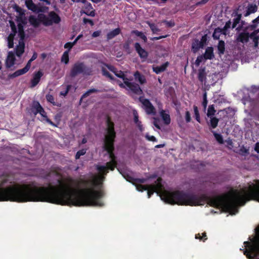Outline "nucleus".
<instances>
[{"label": "nucleus", "instance_id": "1", "mask_svg": "<svg viewBox=\"0 0 259 259\" xmlns=\"http://www.w3.org/2000/svg\"><path fill=\"white\" fill-rule=\"evenodd\" d=\"M58 186L38 187L35 182L0 187V201L47 202L62 205L102 206L103 193L96 190L98 179L80 180L68 177L58 179Z\"/></svg>", "mask_w": 259, "mask_h": 259}, {"label": "nucleus", "instance_id": "2", "mask_svg": "<svg viewBox=\"0 0 259 259\" xmlns=\"http://www.w3.org/2000/svg\"><path fill=\"white\" fill-rule=\"evenodd\" d=\"M250 200L259 202V180H255V183H248V186L241 189L240 192L235 191L213 197L204 194L198 195L181 191V205H203L207 202L211 207H222L232 214H235L238 211V205H243Z\"/></svg>", "mask_w": 259, "mask_h": 259}, {"label": "nucleus", "instance_id": "3", "mask_svg": "<svg viewBox=\"0 0 259 259\" xmlns=\"http://www.w3.org/2000/svg\"><path fill=\"white\" fill-rule=\"evenodd\" d=\"M103 148L108 154L110 160L106 163V166L97 165L96 168L99 172L106 175L108 172V170L111 171L114 170L117 167V157L114 153V142L104 143Z\"/></svg>", "mask_w": 259, "mask_h": 259}, {"label": "nucleus", "instance_id": "4", "mask_svg": "<svg viewBox=\"0 0 259 259\" xmlns=\"http://www.w3.org/2000/svg\"><path fill=\"white\" fill-rule=\"evenodd\" d=\"M92 70L91 68L87 66L82 62H77L72 66L70 72V76L71 77H75L79 74L90 75L92 74Z\"/></svg>", "mask_w": 259, "mask_h": 259}, {"label": "nucleus", "instance_id": "5", "mask_svg": "<svg viewBox=\"0 0 259 259\" xmlns=\"http://www.w3.org/2000/svg\"><path fill=\"white\" fill-rule=\"evenodd\" d=\"M106 135L105 136L104 143L115 142L116 132L114 128V123L111 120L109 116H107L106 120Z\"/></svg>", "mask_w": 259, "mask_h": 259}, {"label": "nucleus", "instance_id": "6", "mask_svg": "<svg viewBox=\"0 0 259 259\" xmlns=\"http://www.w3.org/2000/svg\"><path fill=\"white\" fill-rule=\"evenodd\" d=\"M43 21V25L45 26H50L54 24H58L61 21V17L54 11H51L46 15L42 13L40 17Z\"/></svg>", "mask_w": 259, "mask_h": 259}, {"label": "nucleus", "instance_id": "7", "mask_svg": "<svg viewBox=\"0 0 259 259\" xmlns=\"http://www.w3.org/2000/svg\"><path fill=\"white\" fill-rule=\"evenodd\" d=\"M232 16H234L235 18L233 20V23L232 24V22L231 20L228 21L224 28L222 29L224 31L223 34H226L227 30L229 28L234 29L236 27L237 25L240 22L241 19L242 18V14L238 13V10H235L233 11L232 14Z\"/></svg>", "mask_w": 259, "mask_h": 259}, {"label": "nucleus", "instance_id": "8", "mask_svg": "<svg viewBox=\"0 0 259 259\" xmlns=\"http://www.w3.org/2000/svg\"><path fill=\"white\" fill-rule=\"evenodd\" d=\"M139 101L143 104L146 113L148 115H155L156 110L150 101L144 98L143 97H140L139 99Z\"/></svg>", "mask_w": 259, "mask_h": 259}, {"label": "nucleus", "instance_id": "9", "mask_svg": "<svg viewBox=\"0 0 259 259\" xmlns=\"http://www.w3.org/2000/svg\"><path fill=\"white\" fill-rule=\"evenodd\" d=\"M161 182L162 179L161 178H158L155 181V184L149 185V189L147 190V195L149 198L151 197L154 192H157L162 188L163 186L161 184Z\"/></svg>", "mask_w": 259, "mask_h": 259}, {"label": "nucleus", "instance_id": "10", "mask_svg": "<svg viewBox=\"0 0 259 259\" xmlns=\"http://www.w3.org/2000/svg\"><path fill=\"white\" fill-rule=\"evenodd\" d=\"M32 61H32L31 59H30L27 63L26 66L23 68L19 69V70L16 71L13 73L9 74V75H8L9 78H15L16 77H18L21 75H23V74L26 73V72H27L30 68L31 64Z\"/></svg>", "mask_w": 259, "mask_h": 259}, {"label": "nucleus", "instance_id": "11", "mask_svg": "<svg viewBox=\"0 0 259 259\" xmlns=\"http://www.w3.org/2000/svg\"><path fill=\"white\" fill-rule=\"evenodd\" d=\"M244 244L246 247H248V249H246L244 251V254L249 257L251 255L253 256L256 255V252L259 253V250L255 247V244L253 245H251L248 241H245Z\"/></svg>", "mask_w": 259, "mask_h": 259}, {"label": "nucleus", "instance_id": "12", "mask_svg": "<svg viewBox=\"0 0 259 259\" xmlns=\"http://www.w3.org/2000/svg\"><path fill=\"white\" fill-rule=\"evenodd\" d=\"M104 65L110 71L114 73L117 77L122 79L124 83L125 81L128 80V79L126 77L123 71L117 70L114 66L108 64H104Z\"/></svg>", "mask_w": 259, "mask_h": 259}, {"label": "nucleus", "instance_id": "13", "mask_svg": "<svg viewBox=\"0 0 259 259\" xmlns=\"http://www.w3.org/2000/svg\"><path fill=\"white\" fill-rule=\"evenodd\" d=\"M124 83L134 94L140 95L143 93V91L138 84L130 82L128 80L125 81Z\"/></svg>", "mask_w": 259, "mask_h": 259}, {"label": "nucleus", "instance_id": "14", "mask_svg": "<svg viewBox=\"0 0 259 259\" xmlns=\"http://www.w3.org/2000/svg\"><path fill=\"white\" fill-rule=\"evenodd\" d=\"M25 4L27 8L33 12L39 13L44 12V8L37 6L33 3L32 0H26Z\"/></svg>", "mask_w": 259, "mask_h": 259}, {"label": "nucleus", "instance_id": "15", "mask_svg": "<svg viewBox=\"0 0 259 259\" xmlns=\"http://www.w3.org/2000/svg\"><path fill=\"white\" fill-rule=\"evenodd\" d=\"M43 74V72L41 70L35 72L33 74L32 78L30 81L31 88L35 87L39 83Z\"/></svg>", "mask_w": 259, "mask_h": 259}, {"label": "nucleus", "instance_id": "16", "mask_svg": "<svg viewBox=\"0 0 259 259\" xmlns=\"http://www.w3.org/2000/svg\"><path fill=\"white\" fill-rule=\"evenodd\" d=\"M135 49L141 59H146L148 57V53L143 49L139 42H136L134 45Z\"/></svg>", "mask_w": 259, "mask_h": 259}, {"label": "nucleus", "instance_id": "17", "mask_svg": "<svg viewBox=\"0 0 259 259\" xmlns=\"http://www.w3.org/2000/svg\"><path fill=\"white\" fill-rule=\"evenodd\" d=\"M41 15H42V13H38L37 18L34 16H30L29 17V22L34 27H37L40 23L43 24V21L40 18Z\"/></svg>", "mask_w": 259, "mask_h": 259}, {"label": "nucleus", "instance_id": "18", "mask_svg": "<svg viewBox=\"0 0 259 259\" xmlns=\"http://www.w3.org/2000/svg\"><path fill=\"white\" fill-rule=\"evenodd\" d=\"M202 55L205 60L213 59L214 58L213 48L212 47H208L206 48L204 54Z\"/></svg>", "mask_w": 259, "mask_h": 259}, {"label": "nucleus", "instance_id": "19", "mask_svg": "<svg viewBox=\"0 0 259 259\" xmlns=\"http://www.w3.org/2000/svg\"><path fill=\"white\" fill-rule=\"evenodd\" d=\"M169 63L168 62H166L161 66H153V71L157 74H160L166 70V68L169 66Z\"/></svg>", "mask_w": 259, "mask_h": 259}, {"label": "nucleus", "instance_id": "20", "mask_svg": "<svg viewBox=\"0 0 259 259\" xmlns=\"http://www.w3.org/2000/svg\"><path fill=\"white\" fill-rule=\"evenodd\" d=\"M15 56L13 53L9 52L8 57L6 61V66L8 68H11L13 66L15 61Z\"/></svg>", "mask_w": 259, "mask_h": 259}, {"label": "nucleus", "instance_id": "21", "mask_svg": "<svg viewBox=\"0 0 259 259\" xmlns=\"http://www.w3.org/2000/svg\"><path fill=\"white\" fill-rule=\"evenodd\" d=\"M42 106L38 101H33L31 108V112L34 115H36L41 112Z\"/></svg>", "mask_w": 259, "mask_h": 259}, {"label": "nucleus", "instance_id": "22", "mask_svg": "<svg viewBox=\"0 0 259 259\" xmlns=\"http://www.w3.org/2000/svg\"><path fill=\"white\" fill-rule=\"evenodd\" d=\"M210 119L207 121V123L210 129H214L218 125L219 122V119L214 116L209 117Z\"/></svg>", "mask_w": 259, "mask_h": 259}, {"label": "nucleus", "instance_id": "23", "mask_svg": "<svg viewBox=\"0 0 259 259\" xmlns=\"http://www.w3.org/2000/svg\"><path fill=\"white\" fill-rule=\"evenodd\" d=\"M206 68L205 67H200L198 70V79L201 82L205 81L206 79V73L205 71Z\"/></svg>", "mask_w": 259, "mask_h": 259}, {"label": "nucleus", "instance_id": "24", "mask_svg": "<svg viewBox=\"0 0 259 259\" xmlns=\"http://www.w3.org/2000/svg\"><path fill=\"white\" fill-rule=\"evenodd\" d=\"M237 40L242 43L247 42L249 40L248 32H241L239 34Z\"/></svg>", "mask_w": 259, "mask_h": 259}, {"label": "nucleus", "instance_id": "25", "mask_svg": "<svg viewBox=\"0 0 259 259\" xmlns=\"http://www.w3.org/2000/svg\"><path fill=\"white\" fill-rule=\"evenodd\" d=\"M202 48V46L200 44L198 39H195L192 42L191 50L194 53H197L200 48Z\"/></svg>", "mask_w": 259, "mask_h": 259}, {"label": "nucleus", "instance_id": "26", "mask_svg": "<svg viewBox=\"0 0 259 259\" xmlns=\"http://www.w3.org/2000/svg\"><path fill=\"white\" fill-rule=\"evenodd\" d=\"M121 32V30L119 28H117L114 29V30L110 31L107 34V40H110L118 34H119Z\"/></svg>", "mask_w": 259, "mask_h": 259}, {"label": "nucleus", "instance_id": "27", "mask_svg": "<svg viewBox=\"0 0 259 259\" xmlns=\"http://www.w3.org/2000/svg\"><path fill=\"white\" fill-rule=\"evenodd\" d=\"M135 78L136 80L139 81V82L141 84H143L146 82V79L144 75L141 74V73L137 71L135 72L134 74Z\"/></svg>", "mask_w": 259, "mask_h": 259}, {"label": "nucleus", "instance_id": "28", "mask_svg": "<svg viewBox=\"0 0 259 259\" xmlns=\"http://www.w3.org/2000/svg\"><path fill=\"white\" fill-rule=\"evenodd\" d=\"M40 115L44 118V120L50 125L56 127L57 125L52 121L47 116V112L45 111L44 109L42 108L41 112H39Z\"/></svg>", "mask_w": 259, "mask_h": 259}, {"label": "nucleus", "instance_id": "29", "mask_svg": "<svg viewBox=\"0 0 259 259\" xmlns=\"http://www.w3.org/2000/svg\"><path fill=\"white\" fill-rule=\"evenodd\" d=\"M160 116H161L162 120H163L164 123L166 125H168L170 123L171 119H170V115L166 113L165 111L162 110L160 112Z\"/></svg>", "mask_w": 259, "mask_h": 259}, {"label": "nucleus", "instance_id": "30", "mask_svg": "<svg viewBox=\"0 0 259 259\" xmlns=\"http://www.w3.org/2000/svg\"><path fill=\"white\" fill-rule=\"evenodd\" d=\"M257 10V7L255 5L249 4L248 6L247 10L246 13L244 14L245 17L248 16L251 13L256 12Z\"/></svg>", "mask_w": 259, "mask_h": 259}, {"label": "nucleus", "instance_id": "31", "mask_svg": "<svg viewBox=\"0 0 259 259\" xmlns=\"http://www.w3.org/2000/svg\"><path fill=\"white\" fill-rule=\"evenodd\" d=\"M25 45L23 42L20 44L15 49L16 55L18 57H21L24 52Z\"/></svg>", "mask_w": 259, "mask_h": 259}, {"label": "nucleus", "instance_id": "32", "mask_svg": "<svg viewBox=\"0 0 259 259\" xmlns=\"http://www.w3.org/2000/svg\"><path fill=\"white\" fill-rule=\"evenodd\" d=\"M218 54L220 55H223L225 51V43L224 40H219L217 46Z\"/></svg>", "mask_w": 259, "mask_h": 259}, {"label": "nucleus", "instance_id": "33", "mask_svg": "<svg viewBox=\"0 0 259 259\" xmlns=\"http://www.w3.org/2000/svg\"><path fill=\"white\" fill-rule=\"evenodd\" d=\"M224 31L222 29L218 27L215 28L212 34V37L214 39H219L221 34H223Z\"/></svg>", "mask_w": 259, "mask_h": 259}, {"label": "nucleus", "instance_id": "34", "mask_svg": "<svg viewBox=\"0 0 259 259\" xmlns=\"http://www.w3.org/2000/svg\"><path fill=\"white\" fill-rule=\"evenodd\" d=\"M216 112V110L214 109V105H211L208 106L206 115L208 117L210 116H213Z\"/></svg>", "mask_w": 259, "mask_h": 259}, {"label": "nucleus", "instance_id": "35", "mask_svg": "<svg viewBox=\"0 0 259 259\" xmlns=\"http://www.w3.org/2000/svg\"><path fill=\"white\" fill-rule=\"evenodd\" d=\"M132 33L136 34L137 36L140 37L144 40V42H146L147 41V38L146 36L142 32L136 30H133Z\"/></svg>", "mask_w": 259, "mask_h": 259}, {"label": "nucleus", "instance_id": "36", "mask_svg": "<svg viewBox=\"0 0 259 259\" xmlns=\"http://www.w3.org/2000/svg\"><path fill=\"white\" fill-rule=\"evenodd\" d=\"M120 172V174H121L122 176L126 180V181L133 183V184H135L136 178H133V177H132L131 176L127 174H126L125 172Z\"/></svg>", "mask_w": 259, "mask_h": 259}, {"label": "nucleus", "instance_id": "37", "mask_svg": "<svg viewBox=\"0 0 259 259\" xmlns=\"http://www.w3.org/2000/svg\"><path fill=\"white\" fill-rule=\"evenodd\" d=\"M120 172V174H121L122 176L126 180V181L133 183V184H135L136 178H133V177H132L131 176L127 174H126L125 172Z\"/></svg>", "mask_w": 259, "mask_h": 259}, {"label": "nucleus", "instance_id": "38", "mask_svg": "<svg viewBox=\"0 0 259 259\" xmlns=\"http://www.w3.org/2000/svg\"><path fill=\"white\" fill-rule=\"evenodd\" d=\"M193 109L194 112V117L196 121L199 123H201L200 116L199 112L198 107L196 105L193 106Z\"/></svg>", "mask_w": 259, "mask_h": 259}, {"label": "nucleus", "instance_id": "39", "mask_svg": "<svg viewBox=\"0 0 259 259\" xmlns=\"http://www.w3.org/2000/svg\"><path fill=\"white\" fill-rule=\"evenodd\" d=\"M18 29L19 35L21 39H23L25 37V33L23 29V26L21 23L18 24Z\"/></svg>", "mask_w": 259, "mask_h": 259}, {"label": "nucleus", "instance_id": "40", "mask_svg": "<svg viewBox=\"0 0 259 259\" xmlns=\"http://www.w3.org/2000/svg\"><path fill=\"white\" fill-rule=\"evenodd\" d=\"M98 92H99V91L96 89H91L89 90L81 96L80 101L82 99L88 97L91 94L97 93Z\"/></svg>", "mask_w": 259, "mask_h": 259}, {"label": "nucleus", "instance_id": "41", "mask_svg": "<svg viewBox=\"0 0 259 259\" xmlns=\"http://www.w3.org/2000/svg\"><path fill=\"white\" fill-rule=\"evenodd\" d=\"M212 133H213V135L215 140L217 141V142L221 144H223L224 140H223V136L221 134L217 133L214 132H213Z\"/></svg>", "mask_w": 259, "mask_h": 259}, {"label": "nucleus", "instance_id": "42", "mask_svg": "<svg viewBox=\"0 0 259 259\" xmlns=\"http://www.w3.org/2000/svg\"><path fill=\"white\" fill-rule=\"evenodd\" d=\"M68 53V51L64 52L61 57V61L64 62L65 64H67L69 62V59Z\"/></svg>", "mask_w": 259, "mask_h": 259}, {"label": "nucleus", "instance_id": "43", "mask_svg": "<svg viewBox=\"0 0 259 259\" xmlns=\"http://www.w3.org/2000/svg\"><path fill=\"white\" fill-rule=\"evenodd\" d=\"M147 24H148L149 27L153 33H155L159 31V29L157 27L155 24L150 23L149 22H147Z\"/></svg>", "mask_w": 259, "mask_h": 259}, {"label": "nucleus", "instance_id": "44", "mask_svg": "<svg viewBox=\"0 0 259 259\" xmlns=\"http://www.w3.org/2000/svg\"><path fill=\"white\" fill-rule=\"evenodd\" d=\"M136 189L139 191L143 192L149 189V185H143L142 184L136 185Z\"/></svg>", "mask_w": 259, "mask_h": 259}, {"label": "nucleus", "instance_id": "45", "mask_svg": "<svg viewBox=\"0 0 259 259\" xmlns=\"http://www.w3.org/2000/svg\"><path fill=\"white\" fill-rule=\"evenodd\" d=\"M101 70L104 76H105L111 80L114 79L113 76L106 69V68L102 67Z\"/></svg>", "mask_w": 259, "mask_h": 259}, {"label": "nucleus", "instance_id": "46", "mask_svg": "<svg viewBox=\"0 0 259 259\" xmlns=\"http://www.w3.org/2000/svg\"><path fill=\"white\" fill-rule=\"evenodd\" d=\"M87 152V150L85 149H82L79 151H78L75 156V158L76 159H79L81 156L84 155Z\"/></svg>", "mask_w": 259, "mask_h": 259}, {"label": "nucleus", "instance_id": "47", "mask_svg": "<svg viewBox=\"0 0 259 259\" xmlns=\"http://www.w3.org/2000/svg\"><path fill=\"white\" fill-rule=\"evenodd\" d=\"M203 59H204V58L202 55L198 56L195 62V65L197 67H198L200 63L203 61Z\"/></svg>", "mask_w": 259, "mask_h": 259}, {"label": "nucleus", "instance_id": "48", "mask_svg": "<svg viewBox=\"0 0 259 259\" xmlns=\"http://www.w3.org/2000/svg\"><path fill=\"white\" fill-rule=\"evenodd\" d=\"M207 94L205 92L203 95V102L202 103V105L205 110L207 105Z\"/></svg>", "mask_w": 259, "mask_h": 259}, {"label": "nucleus", "instance_id": "49", "mask_svg": "<svg viewBox=\"0 0 259 259\" xmlns=\"http://www.w3.org/2000/svg\"><path fill=\"white\" fill-rule=\"evenodd\" d=\"M258 32H259V29H257V30H255L252 32H251L250 34H249L248 33L249 38H250L251 39H254V38H256V37H258L257 36V34L258 33Z\"/></svg>", "mask_w": 259, "mask_h": 259}, {"label": "nucleus", "instance_id": "50", "mask_svg": "<svg viewBox=\"0 0 259 259\" xmlns=\"http://www.w3.org/2000/svg\"><path fill=\"white\" fill-rule=\"evenodd\" d=\"M46 99L47 100L50 102L51 103L53 104V105H56L55 103V99L53 95L51 94H48L46 96Z\"/></svg>", "mask_w": 259, "mask_h": 259}, {"label": "nucleus", "instance_id": "51", "mask_svg": "<svg viewBox=\"0 0 259 259\" xmlns=\"http://www.w3.org/2000/svg\"><path fill=\"white\" fill-rule=\"evenodd\" d=\"M147 179L146 178H136L135 184L138 183V184H141L145 183L147 182Z\"/></svg>", "mask_w": 259, "mask_h": 259}, {"label": "nucleus", "instance_id": "52", "mask_svg": "<svg viewBox=\"0 0 259 259\" xmlns=\"http://www.w3.org/2000/svg\"><path fill=\"white\" fill-rule=\"evenodd\" d=\"M163 22L166 24V25L168 27H172L175 25V23L174 21H173V20H170L169 21L165 20V21H164Z\"/></svg>", "mask_w": 259, "mask_h": 259}, {"label": "nucleus", "instance_id": "53", "mask_svg": "<svg viewBox=\"0 0 259 259\" xmlns=\"http://www.w3.org/2000/svg\"><path fill=\"white\" fill-rule=\"evenodd\" d=\"M206 41H207V35L205 34L202 36L201 40L199 41V42L203 47L204 46V45H206Z\"/></svg>", "mask_w": 259, "mask_h": 259}, {"label": "nucleus", "instance_id": "54", "mask_svg": "<svg viewBox=\"0 0 259 259\" xmlns=\"http://www.w3.org/2000/svg\"><path fill=\"white\" fill-rule=\"evenodd\" d=\"M185 120L187 123H189L191 121V114L189 111H187L185 113Z\"/></svg>", "mask_w": 259, "mask_h": 259}, {"label": "nucleus", "instance_id": "55", "mask_svg": "<svg viewBox=\"0 0 259 259\" xmlns=\"http://www.w3.org/2000/svg\"><path fill=\"white\" fill-rule=\"evenodd\" d=\"M133 115H134V121L136 123L140 121L139 120V115L137 111L135 110L133 111Z\"/></svg>", "mask_w": 259, "mask_h": 259}, {"label": "nucleus", "instance_id": "56", "mask_svg": "<svg viewBox=\"0 0 259 259\" xmlns=\"http://www.w3.org/2000/svg\"><path fill=\"white\" fill-rule=\"evenodd\" d=\"M160 120L159 119L154 118V121H153V124L158 129H160V126L159 125Z\"/></svg>", "mask_w": 259, "mask_h": 259}, {"label": "nucleus", "instance_id": "57", "mask_svg": "<svg viewBox=\"0 0 259 259\" xmlns=\"http://www.w3.org/2000/svg\"><path fill=\"white\" fill-rule=\"evenodd\" d=\"M10 26H11L12 31L14 33H16L17 28H16V25H15L14 22H13L12 21H10Z\"/></svg>", "mask_w": 259, "mask_h": 259}, {"label": "nucleus", "instance_id": "58", "mask_svg": "<svg viewBox=\"0 0 259 259\" xmlns=\"http://www.w3.org/2000/svg\"><path fill=\"white\" fill-rule=\"evenodd\" d=\"M73 47V46L71 44V42H68L64 45V48L67 49V51L68 52Z\"/></svg>", "mask_w": 259, "mask_h": 259}, {"label": "nucleus", "instance_id": "59", "mask_svg": "<svg viewBox=\"0 0 259 259\" xmlns=\"http://www.w3.org/2000/svg\"><path fill=\"white\" fill-rule=\"evenodd\" d=\"M254 244H255V247L259 250V232L257 233V236L255 238Z\"/></svg>", "mask_w": 259, "mask_h": 259}, {"label": "nucleus", "instance_id": "60", "mask_svg": "<svg viewBox=\"0 0 259 259\" xmlns=\"http://www.w3.org/2000/svg\"><path fill=\"white\" fill-rule=\"evenodd\" d=\"M8 48H12L14 47V42H13V39L9 37L8 38Z\"/></svg>", "mask_w": 259, "mask_h": 259}, {"label": "nucleus", "instance_id": "61", "mask_svg": "<svg viewBox=\"0 0 259 259\" xmlns=\"http://www.w3.org/2000/svg\"><path fill=\"white\" fill-rule=\"evenodd\" d=\"M146 138L147 140L150 141L155 142L156 141V138L153 136L146 135Z\"/></svg>", "mask_w": 259, "mask_h": 259}, {"label": "nucleus", "instance_id": "62", "mask_svg": "<svg viewBox=\"0 0 259 259\" xmlns=\"http://www.w3.org/2000/svg\"><path fill=\"white\" fill-rule=\"evenodd\" d=\"M167 36V35H161V36H156V37H152L151 38V40H159V39H160L161 38H165Z\"/></svg>", "mask_w": 259, "mask_h": 259}, {"label": "nucleus", "instance_id": "63", "mask_svg": "<svg viewBox=\"0 0 259 259\" xmlns=\"http://www.w3.org/2000/svg\"><path fill=\"white\" fill-rule=\"evenodd\" d=\"M101 31H99V30L96 31H94L92 33V36L93 37H96L100 36L101 34Z\"/></svg>", "mask_w": 259, "mask_h": 259}, {"label": "nucleus", "instance_id": "64", "mask_svg": "<svg viewBox=\"0 0 259 259\" xmlns=\"http://www.w3.org/2000/svg\"><path fill=\"white\" fill-rule=\"evenodd\" d=\"M135 124L137 125V126L138 127L139 130L141 132H142L143 131V125H142V122H141V121H140L136 123Z\"/></svg>", "mask_w": 259, "mask_h": 259}]
</instances>
